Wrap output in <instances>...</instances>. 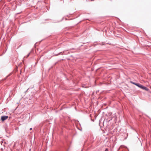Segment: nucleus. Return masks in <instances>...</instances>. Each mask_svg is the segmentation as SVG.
Returning <instances> with one entry per match:
<instances>
[{
	"label": "nucleus",
	"instance_id": "nucleus-1",
	"mask_svg": "<svg viewBox=\"0 0 151 151\" xmlns=\"http://www.w3.org/2000/svg\"><path fill=\"white\" fill-rule=\"evenodd\" d=\"M130 83H132L133 84H134V85H136V86H138L139 87L141 88H142L143 89L145 90H146V91L148 90V89L147 88L143 86L142 85L139 83H134V82H132V81H130Z\"/></svg>",
	"mask_w": 151,
	"mask_h": 151
},
{
	"label": "nucleus",
	"instance_id": "nucleus-4",
	"mask_svg": "<svg viewBox=\"0 0 151 151\" xmlns=\"http://www.w3.org/2000/svg\"><path fill=\"white\" fill-rule=\"evenodd\" d=\"M32 129V128H30V130H31Z\"/></svg>",
	"mask_w": 151,
	"mask_h": 151
},
{
	"label": "nucleus",
	"instance_id": "nucleus-3",
	"mask_svg": "<svg viewBox=\"0 0 151 151\" xmlns=\"http://www.w3.org/2000/svg\"><path fill=\"white\" fill-rule=\"evenodd\" d=\"M105 151H109V149L108 148H106V149Z\"/></svg>",
	"mask_w": 151,
	"mask_h": 151
},
{
	"label": "nucleus",
	"instance_id": "nucleus-2",
	"mask_svg": "<svg viewBox=\"0 0 151 151\" xmlns=\"http://www.w3.org/2000/svg\"><path fill=\"white\" fill-rule=\"evenodd\" d=\"M8 116H2L1 118V120L2 121H4V120L8 118Z\"/></svg>",
	"mask_w": 151,
	"mask_h": 151
}]
</instances>
